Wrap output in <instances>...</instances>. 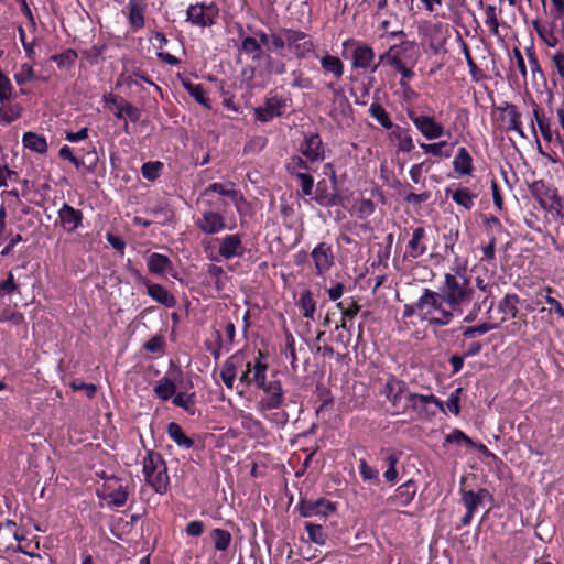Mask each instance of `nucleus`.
I'll return each instance as SVG.
<instances>
[{
  "instance_id": "obj_25",
  "label": "nucleus",
  "mask_w": 564,
  "mask_h": 564,
  "mask_svg": "<svg viewBox=\"0 0 564 564\" xmlns=\"http://www.w3.org/2000/svg\"><path fill=\"white\" fill-rule=\"evenodd\" d=\"M61 227L66 232H74L83 225L84 215L80 209L64 203L57 212Z\"/></svg>"
},
{
  "instance_id": "obj_14",
  "label": "nucleus",
  "mask_w": 564,
  "mask_h": 564,
  "mask_svg": "<svg viewBox=\"0 0 564 564\" xmlns=\"http://www.w3.org/2000/svg\"><path fill=\"white\" fill-rule=\"evenodd\" d=\"M263 390L264 395L257 402V409L260 412L271 411L279 409L284 400L283 389L280 380H264V387H259Z\"/></svg>"
},
{
  "instance_id": "obj_6",
  "label": "nucleus",
  "mask_w": 564,
  "mask_h": 564,
  "mask_svg": "<svg viewBox=\"0 0 564 564\" xmlns=\"http://www.w3.org/2000/svg\"><path fill=\"white\" fill-rule=\"evenodd\" d=\"M404 406L406 412L411 410L420 419H431L437 411H444L443 402L434 394H420L412 391L406 393Z\"/></svg>"
},
{
  "instance_id": "obj_42",
  "label": "nucleus",
  "mask_w": 564,
  "mask_h": 564,
  "mask_svg": "<svg viewBox=\"0 0 564 564\" xmlns=\"http://www.w3.org/2000/svg\"><path fill=\"white\" fill-rule=\"evenodd\" d=\"M312 164L313 163L307 161V159H305L302 154L301 155L294 154L288 159L284 167H285L286 173L290 176H293V175H297L301 173L315 171L314 169H312V166H311Z\"/></svg>"
},
{
  "instance_id": "obj_2",
  "label": "nucleus",
  "mask_w": 564,
  "mask_h": 564,
  "mask_svg": "<svg viewBox=\"0 0 564 564\" xmlns=\"http://www.w3.org/2000/svg\"><path fill=\"white\" fill-rule=\"evenodd\" d=\"M142 465V473L147 485L159 495L166 494L170 487V477L166 462L162 454L153 449L147 451Z\"/></svg>"
},
{
  "instance_id": "obj_7",
  "label": "nucleus",
  "mask_w": 564,
  "mask_h": 564,
  "mask_svg": "<svg viewBox=\"0 0 564 564\" xmlns=\"http://www.w3.org/2000/svg\"><path fill=\"white\" fill-rule=\"evenodd\" d=\"M265 354L262 350L257 351V357L253 361L246 359V365L241 370V375L239 377V382L243 387H250L254 384L258 389L259 387H264V380L267 378L268 364L265 360Z\"/></svg>"
},
{
  "instance_id": "obj_56",
  "label": "nucleus",
  "mask_w": 564,
  "mask_h": 564,
  "mask_svg": "<svg viewBox=\"0 0 564 564\" xmlns=\"http://www.w3.org/2000/svg\"><path fill=\"white\" fill-rule=\"evenodd\" d=\"M294 178L301 188V195L304 197L313 196L314 177L311 172L301 173L291 176Z\"/></svg>"
},
{
  "instance_id": "obj_58",
  "label": "nucleus",
  "mask_w": 564,
  "mask_h": 564,
  "mask_svg": "<svg viewBox=\"0 0 564 564\" xmlns=\"http://www.w3.org/2000/svg\"><path fill=\"white\" fill-rule=\"evenodd\" d=\"M445 443L465 445L466 447H475L476 443L462 430L454 429L445 436Z\"/></svg>"
},
{
  "instance_id": "obj_15",
  "label": "nucleus",
  "mask_w": 564,
  "mask_h": 564,
  "mask_svg": "<svg viewBox=\"0 0 564 564\" xmlns=\"http://www.w3.org/2000/svg\"><path fill=\"white\" fill-rule=\"evenodd\" d=\"M308 197L326 208L339 206L343 203L339 189L334 188L325 178L319 180L316 185L314 184L313 196Z\"/></svg>"
},
{
  "instance_id": "obj_22",
  "label": "nucleus",
  "mask_w": 564,
  "mask_h": 564,
  "mask_svg": "<svg viewBox=\"0 0 564 564\" xmlns=\"http://www.w3.org/2000/svg\"><path fill=\"white\" fill-rule=\"evenodd\" d=\"M238 36L240 40V44L238 45V51L240 54H245L251 58L253 63H259L267 55L264 48L261 47V44L258 40L252 36L249 32L246 33L243 26L239 25Z\"/></svg>"
},
{
  "instance_id": "obj_27",
  "label": "nucleus",
  "mask_w": 564,
  "mask_h": 564,
  "mask_svg": "<svg viewBox=\"0 0 564 564\" xmlns=\"http://www.w3.org/2000/svg\"><path fill=\"white\" fill-rule=\"evenodd\" d=\"M417 491L416 482L413 479H409L404 484L400 485L391 495L387 501L389 505L397 507H406L409 506Z\"/></svg>"
},
{
  "instance_id": "obj_51",
  "label": "nucleus",
  "mask_w": 564,
  "mask_h": 564,
  "mask_svg": "<svg viewBox=\"0 0 564 564\" xmlns=\"http://www.w3.org/2000/svg\"><path fill=\"white\" fill-rule=\"evenodd\" d=\"M462 51L465 56L467 66L469 68V74H470L471 79L476 83L485 79L486 75H485L484 70L477 66V64L475 63V61L471 56L469 46L464 41H462Z\"/></svg>"
},
{
  "instance_id": "obj_16",
  "label": "nucleus",
  "mask_w": 564,
  "mask_h": 564,
  "mask_svg": "<svg viewBox=\"0 0 564 564\" xmlns=\"http://www.w3.org/2000/svg\"><path fill=\"white\" fill-rule=\"evenodd\" d=\"M296 509L303 518H311L315 516L327 517L336 511V503L327 500L326 498H318L316 500L300 498Z\"/></svg>"
},
{
  "instance_id": "obj_61",
  "label": "nucleus",
  "mask_w": 564,
  "mask_h": 564,
  "mask_svg": "<svg viewBox=\"0 0 564 564\" xmlns=\"http://www.w3.org/2000/svg\"><path fill=\"white\" fill-rule=\"evenodd\" d=\"M286 47L288 42L285 35L282 36L278 33H270V44L265 51V54L275 53L278 55H283Z\"/></svg>"
},
{
  "instance_id": "obj_44",
  "label": "nucleus",
  "mask_w": 564,
  "mask_h": 564,
  "mask_svg": "<svg viewBox=\"0 0 564 564\" xmlns=\"http://www.w3.org/2000/svg\"><path fill=\"white\" fill-rule=\"evenodd\" d=\"M296 306L304 318L310 321L315 319L316 301L311 290H304L301 293L300 299L296 301Z\"/></svg>"
},
{
  "instance_id": "obj_13",
  "label": "nucleus",
  "mask_w": 564,
  "mask_h": 564,
  "mask_svg": "<svg viewBox=\"0 0 564 564\" xmlns=\"http://www.w3.org/2000/svg\"><path fill=\"white\" fill-rule=\"evenodd\" d=\"M195 226L206 235H215L225 229H234L236 224L227 226L223 213L214 209H204L200 216L195 220Z\"/></svg>"
},
{
  "instance_id": "obj_10",
  "label": "nucleus",
  "mask_w": 564,
  "mask_h": 564,
  "mask_svg": "<svg viewBox=\"0 0 564 564\" xmlns=\"http://www.w3.org/2000/svg\"><path fill=\"white\" fill-rule=\"evenodd\" d=\"M187 21L192 24L206 28L216 23L219 9L214 2H197L187 8Z\"/></svg>"
},
{
  "instance_id": "obj_35",
  "label": "nucleus",
  "mask_w": 564,
  "mask_h": 564,
  "mask_svg": "<svg viewBox=\"0 0 564 564\" xmlns=\"http://www.w3.org/2000/svg\"><path fill=\"white\" fill-rule=\"evenodd\" d=\"M520 297L516 293H507L498 302V311L502 313L501 322H506L510 318H516L519 313Z\"/></svg>"
},
{
  "instance_id": "obj_4",
  "label": "nucleus",
  "mask_w": 564,
  "mask_h": 564,
  "mask_svg": "<svg viewBox=\"0 0 564 564\" xmlns=\"http://www.w3.org/2000/svg\"><path fill=\"white\" fill-rule=\"evenodd\" d=\"M410 392L408 384L392 373H388L384 382L379 389V394L388 401L392 408V414H402L406 412V406L402 399L406 400V393Z\"/></svg>"
},
{
  "instance_id": "obj_5",
  "label": "nucleus",
  "mask_w": 564,
  "mask_h": 564,
  "mask_svg": "<svg viewBox=\"0 0 564 564\" xmlns=\"http://www.w3.org/2000/svg\"><path fill=\"white\" fill-rule=\"evenodd\" d=\"M430 289L425 288L422 295L416 300L414 304H405L403 307V318H410L414 314H417L422 322L431 328L443 327L436 308L431 305V299L429 297Z\"/></svg>"
},
{
  "instance_id": "obj_8",
  "label": "nucleus",
  "mask_w": 564,
  "mask_h": 564,
  "mask_svg": "<svg viewBox=\"0 0 564 564\" xmlns=\"http://www.w3.org/2000/svg\"><path fill=\"white\" fill-rule=\"evenodd\" d=\"M286 36L288 47L299 59L308 58L315 53L316 45L312 36L301 30L283 29Z\"/></svg>"
},
{
  "instance_id": "obj_43",
  "label": "nucleus",
  "mask_w": 564,
  "mask_h": 564,
  "mask_svg": "<svg viewBox=\"0 0 564 564\" xmlns=\"http://www.w3.org/2000/svg\"><path fill=\"white\" fill-rule=\"evenodd\" d=\"M104 489L107 491L108 505L111 507L120 508L123 507L129 498L128 488L119 485L118 488H113L110 484H105Z\"/></svg>"
},
{
  "instance_id": "obj_47",
  "label": "nucleus",
  "mask_w": 564,
  "mask_h": 564,
  "mask_svg": "<svg viewBox=\"0 0 564 564\" xmlns=\"http://www.w3.org/2000/svg\"><path fill=\"white\" fill-rule=\"evenodd\" d=\"M368 112L372 119H375L382 128L387 130H391L397 126L392 122L390 115L384 109V107L377 101L370 105Z\"/></svg>"
},
{
  "instance_id": "obj_30",
  "label": "nucleus",
  "mask_w": 564,
  "mask_h": 564,
  "mask_svg": "<svg viewBox=\"0 0 564 564\" xmlns=\"http://www.w3.org/2000/svg\"><path fill=\"white\" fill-rule=\"evenodd\" d=\"M147 294L155 302L164 305L165 307L172 308L176 305L175 296L163 285L159 283L145 282Z\"/></svg>"
},
{
  "instance_id": "obj_34",
  "label": "nucleus",
  "mask_w": 564,
  "mask_h": 564,
  "mask_svg": "<svg viewBox=\"0 0 564 564\" xmlns=\"http://www.w3.org/2000/svg\"><path fill=\"white\" fill-rule=\"evenodd\" d=\"M166 433L169 437L182 449H189L195 445L194 438L187 435L183 427L176 422L167 424Z\"/></svg>"
},
{
  "instance_id": "obj_33",
  "label": "nucleus",
  "mask_w": 564,
  "mask_h": 564,
  "mask_svg": "<svg viewBox=\"0 0 564 564\" xmlns=\"http://www.w3.org/2000/svg\"><path fill=\"white\" fill-rule=\"evenodd\" d=\"M380 455L383 456L382 459L387 465V470L383 473V477L387 482L394 485L399 478L397 465L400 460V454L388 448H381Z\"/></svg>"
},
{
  "instance_id": "obj_60",
  "label": "nucleus",
  "mask_w": 564,
  "mask_h": 564,
  "mask_svg": "<svg viewBox=\"0 0 564 564\" xmlns=\"http://www.w3.org/2000/svg\"><path fill=\"white\" fill-rule=\"evenodd\" d=\"M22 109L19 105L0 107V124L7 126L21 117Z\"/></svg>"
},
{
  "instance_id": "obj_49",
  "label": "nucleus",
  "mask_w": 564,
  "mask_h": 564,
  "mask_svg": "<svg viewBox=\"0 0 564 564\" xmlns=\"http://www.w3.org/2000/svg\"><path fill=\"white\" fill-rule=\"evenodd\" d=\"M153 391L156 398L167 401L176 393V384L171 378L164 376L156 382Z\"/></svg>"
},
{
  "instance_id": "obj_46",
  "label": "nucleus",
  "mask_w": 564,
  "mask_h": 564,
  "mask_svg": "<svg viewBox=\"0 0 564 564\" xmlns=\"http://www.w3.org/2000/svg\"><path fill=\"white\" fill-rule=\"evenodd\" d=\"M22 143L25 148L40 154L46 153L48 149L46 138L36 132H25L22 137Z\"/></svg>"
},
{
  "instance_id": "obj_50",
  "label": "nucleus",
  "mask_w": 564,
  "mask_h": 564,
  "mask_svg": "<svg viewBox=\"0 0 564 564\" xmlns=\"http://www.w3.org/2000/svg\"><path fill=\"white\" fill-rule=\"evenodd\" d=\"M499 324L497 323H481L476 326H460L458 329L462 332V335L465 339H473L477 336H482L490 330L498 328Z\"/></svg>"
},
{
  "instance_id": "obj_23",
  "label": "nucleus",
  "mask_w": 564,
  "mask_h": 564,
  "mask_svg": "<svg viewBox=\"0 0 564 564\" xmlns=\"http://www.w3.org/2000/svg\"><path fill=\"white\" fill-rule=\"evenodd\" d=\"M243 365H246V352L243 350L236 351L223 364L220 379L228 389L234 388L237 371L242 369Z\"/></svg>"
},
{
  "instance_id": "obj_29",
  "label": "nucleus",
  "mask_w": 564,
  "mask_h": 564,
  "mask_svg": "<svg viewBox=\"0 0 564 564\" xmlns=\"http://www.w3.org/2000/svg\"><path fill=\"white\" fill-rule=\"evenodd\" d=\"M502 112V120L508 121L507 130L514 131L519 137L525 139L527 135L522 128L521 112L518 107L510 102H505V106L499 108Z\"/></svg>"
},
{
  "instance_id": "obj_52",
  "label": "nucleus",
  "mask_w": 564,
  "mask_h": 564,
  "mask_svg": "<svg viewBox=\"0 0 564 564\" xmlns=\"http://www.w3.org/2000/svg\"><path fill=\"white\" fill-rule=\"evenodd\" d=\"M534 29L541 40L550 47H555L558 44V37L555 35L554 21L551 28L540 24L536 20L533 22Z\"/></svg>"
},
{
  "instance_id": "obj_53",
  "label": "nucleus",
  "mask_w": 564,
  "mask_h": 564,
  "mask_svg": "<svg viewBox=\"0 0 564 564\" xmlns=\"http://www.w3.org/2000/svg\"><path fill=\"white\" fill-rule=\"evenodd\" d=\"M172 403L183 409L189 415H194L196 411V402H195V393L186 394L184 392H178L174 394Z\"/></svg>"
},
{
  "instance_id": "obj_64",
  "label": "nucleus",
  "mask_w": 564,
  "mask_h": 564,
  "mask_svg": "<svg viewBox=\"0 0 564 564\" xmlns=\"http://www.w3.org/2000/svg\"><path fill=\"white\" fill-rule=\"evenodd\" d=\"M551 2L550 15L554 21V26H556L557 21H561L560 32L564 36V0H551Z\"/></svg>"
},
{
  "instance_id": "obj_48",
  "label": "nucleus",
  "mask_w": 564,
  "mask_h": 564,
  "mask_svg": "<svg viewBox=\"0 0 564 564\" xmlns=\"http://www.w3.org/2000/svg\"><path fill=\"white\" fill-rule=\"evenodd\" d=\"M209 536L213 541L215 550L218 552H227L232 542L231 533L220 528L213 529L209 533Z\"/></svg>"
},
{
  "instance_id": "obj_38",
  "label": "nucleus",
  "mask_w": 564,
  "mask_h": 564,
  "mask_svg": "<svg viewBox=\"0 0 564 564\" xmlns=\"http://www.w3.org/2000/svg\"><path fill=\"white\" fill-rule=\"evenodd\" d=\"M479 3L484 8L485 24L489 28V31L494 36L501 40L502 36L499 31V26L501 24L499 21H500V14H501L502 10L499 9V11H498L494 4L484 6L482 0H479Z\"/></svg>"
},
{
  "instance_id": "obj_40",
  "label": "nucleus",
  "mask_w": 564,
  "mask_h": 564,
  "mask_svg": "<svg viewBox=\"0 0 564 564\" xmlns=\"http://www.w3.org/2000/svg\"><path fill=\"white\" fill-rule=\"evenodd\" d=\"M321 67L325 75H332L335 79L341 78L345 70L341 59L328 53L321 58Z\"/></svg>"
},
{
  "instance_id": "obj_37",
  "label": "nucleus",
  "mask_w": 564,
  "mask_h": 564,
  "mask_svg": "<svg viewBox=\"0 0 564 564\" xmlns=\"http://www.w3.org/2000/svg\"><path fill=\"white\" fill-rule=\"evenodd\" d=\"M147 267L150 273L164 275L172 270V261L167 256L153 252L148 257Z\"/></svg>"
},
{
  "instance_id": "obj_39",
  "label": "nucleus",
  "mask_w": 564,
  "mask_h": 564,
  "mask_svg": "<svg viewBox=\"0 0 564 564\" xmlns=\"http://www.w3.org/2000/svg\"><path fill=\"white\" fill-rule=\"evenodd\" d=\"M454 171L459 175H471L474 171L473 158L465 147H460L453 161Z\"/></svg>"
},
{
  "instance_id": "obj_59",
  "label": "nucleus",
  "mask_w": 564,
  "mask_h": 564,
  "mask_svg": "<svg viewBox=\"0 0 564 564\" xmlns=\"http://www.w3.org/2000/svg\"><path fill=\"white\" fill-rule=\"evenodd\" d=\"M163 166V163L160 161H148L141 166L142 176L145 180L153 182L159 178Z\"/></svg>"
},
{
  "instance_id": "obj_45",
  "label": "nucleus",
  "mask_w": 564,
  "mask_h": 564,
  "mask_svg": "<svg viewBox=\"0 0 564 564\" xmlns=\"http://www.w3.org/2000/svg\"><path fill=\"white\" fill-rule=\"evenodd\" d=\"M533 117L539 127V130L542 134L544 141L551 143L555 141V133H553L550 124L549 118L545 116L544 111L536 105L533 104Z\"/></svg>"
},
{
  "instance_id": "obj_20",
  "label": "nucleus",
  "mask_w": 564,
  "mask_h": 564,
  "mask_svg": "<svg viewBox=\"0 0 564 564\" xmlns=\"http://www.w3.org/2000/svg\"><path fill=\"white\" fill-rule=\"evenodd\" d=\"M242 234H229L217 239L219 256L225 260L242 258L246 252V248L242 245Z\"/></svg>"
},
{
  "instance_id": "obj_31",
  "label": "nucleus",
  "mask_w": 564,
  "mask_h": 564,
  "mask_svg": "<svg viewBox=\"0 0 564 564\" xmlns=\"http://www.w3.org/2000/svg\"><path fill=\"white\" fill-rule=\"evenodd\" d=\"M336 306L341 312L340 323L336 325L335 329H350L349 323L358 315L360 312V305L352 301L351 299L338 302Z\"/></svg>"
},
{
  "instance_id": "obj_36",
  "label": "nucleus",
  "mask_w": 564,
  "mask_h": 564,
  "mask_svg": "<svg viewBox=\"0 0 564 564\" xmlns=\"http://www.w3.org/2000/svg\"><path fill=\"white\" fill-rule=\"evenodd\" d=\"M445 194L447 196L451 195L452 199L458 205L464 207L466 210H470L475 205V199L477 195L470 192L467 187H457L455 191H452L449 187L445 189Z\"/></svg>"
},
{
  "instance_id": "obj_57",
  "label": "nucleus",
  "mask_w": 564,
  "mask_h": 564,
  "mask_svg": "<svg viewBox=\"0 0 564 564\" xmlns=\"http://www.w3.org/2000/svg\"><path fill=\"white\" fill-rule=\"evenodd\" d=\"M305 530L307 532L308 539L311 542L324 545L327 540V534L325 533L323 527L321 524H314L312 522L305 523Z\"/></svg>"
},
{
  "instance_id": "obj_63",
  "label": "nucleus",
  "mask_w": 564,
  "mask_h": 564,
  "mask_svg": "<svg viewBox=\"0 0 564 564\" xmlns=\"http://www.w3.org/2000/svg\"><path fill=\"white\" fill-rule=\"evenodd\" d=\"M202 203L205 206V209H214L218 210L219 213L226 212L228 207V203L220 197H217L216 195L212 196H205L203 195V192L200 193Z\"/></svg>"
},
{
  "instance_id": "obj_11",
  "label": "nucleus",
  "mask_w": 564,
  "mask_h": 564,
  "mask_svg": "<svg viewBox=\"0 0 564 564\" xmlns=\"http://www.w3.org/2000/svg\"><path fill=\"white\" fill-rule=\"evenodd\" d=\"M406 115L416 130L426 139L435 140L445 134V128L434 117L417 115L415 110L408 109Z\"/></svg>"
},
{
  "instance_id": "obj_41",
  "label": "nucleus",
  "mask_w": 564,
  "mask_h": 564,
  "mask_svg": "<svg viewBox=\"0 0 564 564\" xmlns=\"http://www.w3.org/2000/svg\"><path fill=\"white\" fill-rule=\"evenodd\" d=\"M391 59V67L394 68L400 75V86L405 90V93L414 94V90L410 87L409 82L415 76V73L406 66L405 61H400L398 57L393 56Z\"/></svg>"
},
{
  "instance_id": "obj_12",
  "label": "nucleus",
  "mask_w": 564,
  "mask_h": 564,
  "mask_svg": "<svg viewBox=\"0 0 564 564\" xmlns=\"http://www.w3.org/2000/svg\"><path fill=\"white\" fill-rule=\"evenodd\" d=\"M288 101V98L280 95L267 97L263 106L253 109L254 119L259 122L267 123L274 118L281 117L289 107Z\"/></svg>"
},
{
  "instance_id": "obj_62",
  "label": "nucleus",
  "mask_w": 564,
  "mask_h": 564,
  "mask_svg": "<svg viewBox=\"0 0 564 564\" xmlns=\"http://www.w3.org/2000/svg\"><path fill=\"white\" fill-rule=\"evenodd\" d=\"M165 339L162 335H155L143 344V349L162 356L165 352Z\"/></svg>"
},
{
  "instance_id": "obj_19",
  "label": "nucleus",
  "mask_w": 564,
  "mask_h": 564,
  "mask_svg": "<svg viewBox=\"0 0 564 564\" xmlns=\"http://www.w3.org/2000/svg\"><path fill=\"white\" fill-rule=\"evenodd\" d=\"M147 9V0H128L126 8L122 10L133 33L144 28Z\"/></svg>"
},
{
  "instance_id": "obj_24",
  "label": "nucleus",
  "mask_w": 564,
  "mask_h": 564,
  "mask_svg": "<svg viewBox=\"0 0 564 564\" xmlns=\"http://www.w3.org/2000/svg\"><path fill=\"white\" fill-rule=\"evenodd\" d=\"M427 251L426 245V231L422 226L415 227L412 231V236L408 241L403 259L404 260H416L424 256Z\"/></svg>"
},
{
  "instance_id": "obj_54",
  "label": "nucleus",
  "mask_w": 564,
  "mask_h": 564,
  "mask_svg": "<svg viewBox=\"0 0 564 564\" xmlns=\"http://www.w3.org/2000/svg\"><path fill=\"white\" fill-rule=\"evenodd\" d=\"M77 58L78 54L73 48H67L61 54L50 56V61L55 62L58 68L73 67Z\"/></svg>"
},
{
  "instance_id": "obj_17",
  "label": "nucleus",
  "mask_w": 564,
  "mask_h": 564,
  "mask_svg": "<svg viewBox=\"0 0 564 564\" xmlns=\"http://www.w3.org/2000/svg\"><path fill=\"white\" fill-rule=\"evenodd\" d=\"M300 153L311 163L324 161L325 145L318 133H305L299 149Z\"/></svg>"
},
{
  "instance_id": "obj_3",
  "label": "nucleus",
  "mask_w": 564,
  "mask_h": 564,
  "mask_svg": "<svg viewBox=\"0 0 564 564\" xmlns=\"http://www.w3.org/2000/svg\"><path fill=\"white\" fill-rule=\"evenodd\" d=\"M343 56L351 61L354 69L370 70L375 73L381 63L375 64L376 54L373 48L359 40L347 39L343 42Z\"/></svg>"
},
{
  "instance_id": "obj_55",
  "label": "nucleus",
  "mask_w": 564,
  "mask_h": 564,
  "mask_svg": "<svg viewBox=\"0 0 564 564\" xmlns=\"http://www.w3.org/2000/svg\"><path fill=\"white\" fill-rule=\"evenodd\" d=\"M359 475L365 482H369L372 485H379L380 478H379V471L377 468L370 466L366 459L359 460Z\"/></svg>"
},
{
  "instance_id": "obj_26",
  "label": "nucleus",
  "mask_w": 564,
  "mask_h": 564,
  "mask_svg": "<svg viewBox=\"0 0 564 564\" xmlns=\"http://www.w3.org/2000/svg\"><path fill=\"white\" fill-rule=\"evenodd\" d=\"M416 43L402 41L400 44L390 46V48L379 56V63L391 66V57L395 56L400 61L413 59L415 55Z\"/></svg>"
},
{
  "instance_id": "obj_21",
  "label": "nucleus",
  "mask_w": 564,
  "mask_h": 564,
  "mask_svg": "<svg viewBox=\"0 0 564 564\" xmlns=\"http://www.w3.org/2000/svg\"><path fill=\"white\" fill-rule=\"evenodd\" d=\"M234 187H235V184L231 182L228 183V186L223 183L215 182V183L209 184L203 191V195L212 196L213 194L214 195L217 194L219 196L227 197L235 204L237 212L239 214H241V207H242V205L247 204V200L243 197V195L241 194V192L235 189Z\"/></svg>"
},
{
  "instance_id": "obj_18",
  "label": "nucleus",
  "mask_w": 564,
  "mask_h": 564,
  "mask_svg": "<svg viewBox=\"0 0 564 564\" xmlns=\"http://www.w3.org/2000/svg\"><path fill=\"white\" fill-rule=\"evenodd\" d=\"M314 262L315 274L321 276L328 272L335 263L332 245L322 241L311 252Z\"/></svg>"
},
{
  "instance_id": "obj_1",
  "label": "nucleus",
  "mask_w": 564,
  "mask_h": 564,
  "mask_svg": "<svg viewBox=\"0 0 564 564\" xmlns=\"http://www.w3.org/2000/svg\"><path fill=\"white\" fill-rule=\"evenodd\" d=\"M431 305L436 308L443 327L449 325L456 314H462L475 295L471 276L465 267H456L444 275L438 291L430 289Z\"/></svg>"
},
{
  "instance_id": "obj_32",
  "label": "nucleus",
  "mask_w": 564,
  "mask_h": 564,
  "mask_svg": "<svg viewBox=\"0 0 564 564\" xmlns=\"http://www.w3.org/2000/svg\"><path fill=\"white\" fill-rule=\"evenodd\" d=\"M178 78L183 88L188 93V95L195 99L196 102L202 105L207 110H212V101L206 97L205 89L202 84L192 83L187 77H183L178 74Z\"/></svg>"
},
{
  "instance_id": "obj_28",
  "label": "nucleus",
  "mask_w": 564,
  "mask_h": 564,
  "mask_svg": "<svg viewBox=\"0 0 564 564\" xmlns=\"http://www.w3.org/2000/svg\"><path fill=\"white\" fill-rule=\"evenodd\" d=\"M389 139L391 142L395 143L398 152L410 153L415 148L409 127L397 124L390 130Z\"/></svg>"
},
{
  "instance_id": "obj_9",
  "label": "nucleus",
  "mask_w": 564,
  "mask_h": 564,
  "mask_svg": "<svg viewBox=\"0 0 564 564\" xmlns=\"http://www.w3.org/2000/svg\"><path fill=\"white\" fill-rule=\"evenodd\" d=\"M529 189L542 209L546 212L557 210L560 213L562 198L558 196L555 187L549 186L544 181L540 180L533 182Z\"/></svg>"
}]
</instances>
